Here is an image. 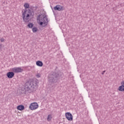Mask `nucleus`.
Wrapping results in <instances>:
<instances>
[{
  "mask_svg": "<svg viewBox=\"0 0 124 124\" xmlns=\"http://www.w3.org/2000/svg\"><path fill=\"white\" fill-rule=\"evenodd\" d=\"M0 41L1 42H4V38H1L0 39Z\"/></svg>",
  "mask_w": 124,
  "mask_h": 124,
  "instance_id": "a211bd4d",
  "label": "nucleus"
},
{
  "mask_svg": "<svg viewBox=\"0 0 124 124\" xmlns=\"http://www.w3.org/2000/svg\"><path fill=\"white\" fill-rule=\"evenodd\" d=\"M105 72H106V71H103L102 72V73H101L102 75H104V74L105 73Z\"/></svg>",
  "mask_w": 124,
  "mask_h": 124,
  "instance_id": "5701e85b",
  "label": "nucleus"
},
{
  "mask_svg": "<svg viewBox=\"0 0 124 124\" xmlns=\"http://www.w3.org/2000/svg\"><path fill=\"white\" fill-rule=\"evenodd\" d=\"M30 16H33L34 15H32V13L31 12H30V13L29 14Z\"/></svg>",
  "mask_w": 124,
  "mask_h": 124,
  "instance_id": "b1692460",
  "label": "nucleus"
},
{
  "mask_svg": "<svg viewBox=\"0 0 124 124\" xmlns=\"http://www.w3.org/2000/svg\"><path fill=\"white\" fill-rule=\"evenodd\" d=\"M65 117L68 121H73V116L70 112H66L65 113Z\"/></svg>",
  "mask_w": 124,
  "mask_h": 124,
  "instance_id": "0eeeda50",
  "label": "nucleus"
},
{
  "mask_svg": "<svg viewBox=\"0 0 124 124\" xmlns=\"http://www.w3.org/2000/svg\"><path fill=\"white\" fill-rule=\"evenodd\" d=\"M31 12V9H29V10L28 11V14H30Z\"/></svg>",
  "mask_w": 124,
  "mask_h": 124,
  "instance_id": "4be33fe9",
  "label": "nucleus"
},
{
  "mask_svg": "<svg viewBox=\"0 0 124 124\" xmlns=\"http://www.w3.org/2000/svg\"><path fill=\"white\" fill-rule=\"evenodd\" d=\"M30 8L31 12H34L37 9V7L31 6Z\"/></svg>",
  "mask_w": 124,
  "mask_h": 124,
  "instance_id": "ddd939ff",
  "label": "nucleus"
},
{
  "mask_svg": "<svg viewBox=\"0 0 124 124\" xmlns=\"http://www.w3.org/2000/svg\"><path fill=\"white\" fill-rule=\"evenodd\" d=\"M118 91L119 92H124V85H121L118 88Z\"/></svg>",
  "mask_w": 124,
  "mask_h": 124,
  "instance_id": "f8f14e48",
  "label": "nucleus"
},
{
  "mask_svg": "<svg viewBox=\"0 0 124 124\" xmlns=\"http://www.w3.org/2000/svg\"><path fill=\"white\" fill-rule=\"evenodd\" d=\"M17 109L19 111H23V110H25V106L23 105H20L17 107Z\"/></svg>",
  "mask_w": 124,
  "mask_h": 124,
  "instance_id": "9d476101",
  "label": "nucleus"
},
{
  "mask_svg": "<svg viewBox=\"0 0 124 124\" xmlns=\"http://www.w3.org/2000/svg\"><path fill=\"white\" fill-rule=\"evenodd\" d=\"M38 84V80L35 79L31 81H27L25 83V88L27 89V91H35L36 90Z\"/></svg>",
  "mask_w": 124,
  "mask_h": 124,
  "instance_id": "f03ea898",
  "label": "nucleus"
},
{
  "mask_svg": "<svg viewBox=\"0 0 124 124\" xmlns=\"http://www.w3.org/2000/svg\"><path fill=\"white\" fill-rule=\"evenodd\" d=\"M27 10H25L24 12L22 14L23 22H25V23H27V22H29V18H30V16H31L30 14H27L26 17V14H27Z\"/></svg>",
  "mask_w": 124,
  "mask_h": 124,
  "instance_id": "20e7f679",
  "label": "nucleus"
},
{
  "mask_svg": "<svg viewBox=\"0 0 124 124\" xmlns=\"http://www.w3.org/2000/svg\"><path fill=\"white\" fill-rule=\"evenodd\" d=\"M15 74L13 72H9L6 74V76L9 79H11L14 77Z\"/></svg>",
  "mask_w": 124,
  "mask_h": 124,
  "instance_id": "6e6552de",
  "label": "nucleus"
},
{
  "mask_svg": "<svg viewBox=\"0 0 124 124\" xmlns=\"http://www.w3.org/2000/svg\"><path fill=\"white\" fill-rule=\"evenodd\" d=\"M29 108L31 110H35L38 108V104L37 103H32L30 104Z\"/></svg>",
  "mask_w": 124,
  "mask_h": 124,
  "instance_id": "423d86ee",
  "label": "nucleus"
},
{
  "mask_svg": "<svg viewBox=\"0 0 124 124\" xmlns=\"http://www.w3.org/2000/svg\"><path fill=\"white\" fill-rule=\"evenodd\" d=\"M32 31H33V32H36V31H38V29H37V28H36V27H34L32 28Z\"/></svg>",
  "mask_w": 124,
  "mask_h": 124,
  "instance_id": "f3484780",
  "label": "nucleus"
},
{
  "mask_svg": "<svg viewBox=\"0 0 124 124\" xmlns=\"http://www.w3.org/2000/svg\"><path fill=\"white\" fill-rule=\"evenodd\" d=\"M53 12H54V10H53Z\"/></svg>",
  "mask_w": 124,
  "mask_h": 124,
  "instance_id": "393cba45",
  "label": "nucleus"
},
{
  "mask_svg": "<svg viewBox=\"0 0 124 124\" xmlns=\"http://www.w3.org/2000/svg\"><path fill=\"white\" fill-rule=\"evenodd\" d=\"M63 8V6L57 5L54 7V10H57L58 11H62V10H63V9H62Z\"/></svg>",
  "mask_w": 124,
  "mask_h": 124,
  "instance_id": "1a4fd4ad",
  "label": "nucleus"
},
{
  "mask_svg": "<svg viewBox=\"0 0 124 124\" xmlns=\"http://www.w3.org/2000/svg\"><path fill=\"white\" fill-rule=\"evenodd\" d=\"M37 78H39L40 77V75L39 74H38L37 75H36Z\"/></svg>",
  "mask_w": 124,
  "mask_h": 124,
  "instance_id": "412c9836",
  "label": "nucleus"
},
{
  "mask_svg": "<svg viewBox=\"0 0 124 124\" xmlns=\"http://www.w3.org/2000/svg\"><path fill=\"white\" fill-rule=\"evenodd\" d=\"M37 20H38L40 26L46 27L48 25V18L47 15H39Z\"/></svg>",
  "mask_w": 124,
  "mask_h": 124,
  "instance_id": "7ed1b4c3",
  "label": "nucleus"
},
{
  "mask_svg": "<svg viewBox=\"0 0 124 124\" xmlns=\"http://www.w3.org/2000/svg\"><path fill=\"white\" fill-rule=\"evenodd\" d=\"M2 50V45L0 44V51H1Z\"/></svg>",
  "mask_w": 124,
  "mask_h": 124,
  "instance_id": "aec40b11",
  "label": "nucleus"
},
{
  "mask_svg": "<svg viewBox=\"0 0 124 124\" xmlns=\"http://www.w3.org/2000/svg\"><path fill=\"white\" fill-rule=\"evenodd\" d=\"M23 70H24L21 67H14L12 69V71H13L14 73H20L23 72Z\"/></svg>",
  "mask_w": 124,
  "mask_h": 124,
  "instance_id": "39448f33",
  "label": "nucleus"
},
{
  "mask_svg": "<svg viewBox=\"0 0 124 124\" xmlns=\"http://www.w3.org/2000/svg\"><path fill=\"white\" fill-rule=\"evenodd\" d=\"M121 86H124V80L122 81L121 82Z\"/></svg>",
  "mask_w": 124,
  "mask_h": 124,
  "instance_id": "6ab92c4d",
  "label": "nucleus"
},
{
  "mask_svg": "<svg viewBox=\"0 0 124 124\" xmlns=\"http://www.w3.org/2000/svg\"><path fill=\"white\" fill-rule=\"evenodd\" d=\"M36 65H37V66H43V62H42L40 61H37L36 62Z\"/></svg>",
  "mask_w": 124,
  "mask_h": 124,
  "instance_id": "9b49d317",
  "label": "nucleus"
},
{
  "mask_svg": "<svg viewBox=\"0 0 124 124\" xmlns=\"http://www.w3.org/2000/svg\"><path fill=\"white\" fill-rule=\"evenodd\" d=\"M24 7L25 8V10H27V9H28V8H30V4H29V3H25L24 4Z\"/></svg>",
  "mask_w": 124,
  "mask_h": 124,
  "instance_id": "4468645a",
  "label": "nucleus"
},
{
  "mask_svg": "<svg viewBox=\"0 0 124 124\" xmlns=\"http://www.w3.org/2000/svg\"><path fill=\"white\" fill-rule=\"evenodd\" d=\"M27 26L28 28H29V29H31L32 28H33V23H28Z\"/></svg>",
  "mask_w": 124,
  "mask_h": 124,
  "instance_id": "2eb2a0df",
  "label": "nucleus"
},
{
  "mask_svg": "<svg viewBox=\"0 0 124 124\" xmlns=\"http://www.w3.org/2000/svg\"><path fill=\"white\" fill-rule=\"evenodd\" d=\"M62 75V73H59V72H51L48 75V81L51 84H55L59 81Z\"/></svg>",
  "mask_w": 124,
  "mask_h": 124,
  "instance_id": "f257e3e1",
  "label": "nucleus"
},
{
  "mask_svg": "<svg viewBox=\"0 0 124 124\" xmlns=\"http://www.w3.org/2000/svg\"><path fill=\"white\" fill-rule=\"evenodd\" d=\"M51 120H52V115L51 114H49L47 116V121L48 122H50L51 121Z\"/></svg>",
  "mask_w": 124,
  "mask_h": 124,
  "instance_id": "dca6fc26",
  "label": "nucleus"
}]
</instances>
